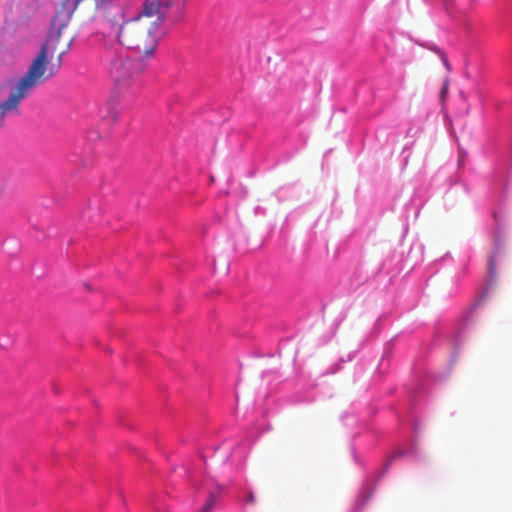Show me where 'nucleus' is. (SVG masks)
<instances>
[{
	"instance_id": "nucleus-1",
	"label": "nucleus",
	"mask_w": 512,
	"mask_h": 512,
	"mask_svg": "<svg viewBox=\"0 0 512 512\" xmlns=\"http://www.w3.org/2000/svg\"><path fill=\"white\" fill-rule=\"evenodd\" d=\"M77 4L78 1L66 0L55 13L46 41L27 71L11 89L8 98L0 103V128L4 126L5 118L9 113L19 111V105L23 99L28 97L38 85L58 73L63 56L70 49V41L61 42V33L72 18Z\"/></svg>"
},
{
	"instance_id": "nucleus-2",
	"label": "nucleus",
	"mask_w": 512,
	"mask_h": 512,
	"mask_svg": "<svg viewBox=\"0 0 512 512\" xmlns=\"http://www.w3.org/2000/svg\"><path fill=\"white\" fill-rule=\"evenodd\" d=\"M97 36L106 49H112L118 44L149 58L158 46L161 23L143 11L131 19H126L123 8L113 6L105 11Z\"/></svg>"
},
{
	"instance_id": "nucleus-3",
	"label": "nucleus",
	"mask_w": 512,
	"mask_h": 512,
	"mask_svg": "<svg viewBox=\"0 0 512 512\" xmlns=\"http://www.w3.org/2000/svg\"><path fill=\"white\" fill-rule=\"evenodd\" d=\"M146 69L143 58L116 56L110 63V77L120 88H126Z\"/></svg>"
},
{
	"instance_id": "nucleus-4",
	"label": "nucleus",
	"mask_w": 512,
	"mask_h": 512,
	"mask_svg": "<svg viewBox=\"0 0 512 512\" xmlns=\"http://www.w3.org/2000/svg\"><path fill=\"white\" fill-rule=\"evenodd\" d=\"M174 5L181 7L183 0H145L141 11L162 24L168 10Z\"/></svg>"
},
{
	"instance_id": "nucleus-5",
	"label": "nucleus",
	"mask_w": 512,
	"mask_h": 512,
	"mask_svg": "<svg viewBox=\"0 0 512 512\" xmlns=\"http://www.w3.org/2000/svg\"><path fill=\"white\" fill-rule=\"evenodd\" d=\"M95 1V4H96V7L98 9H101L103 8V14H105V11L110 8V7H113L114 5H112V1L113 0H94ZM104 19V15H102V20Z\"/></svg>"
},
{
	"instance_id": "nucleus-6",
	"label": "nucleus",
	"mask_w": 512,
	"mask_h": 512,
	"mask_svg": "<svg viewBox=\"0 0 512 512\" xmlns=\"http://www.w3.org/2000/svg\"><path fill=\"white\" fill-rule=\"evenodd\" d=\"M214 504V497L211 496L207 504L202 508L201 512H210Z\"/></svg>"
},
{
	"instance_id": "nucleus-7",
	"label": "nucleus",
	"mask_w": 512,
	"mask_h": 512,
	"mask_svg": "<svg viewBox=\"0 0 512 512\" xmlns=\"http://www.w3.org/2000/svg\"><path fill=\"white\" fill-rule=\"evenodd\" d=\"M118 118V115L116 113H113L112 115V121H116Z\"/></svg>"
},
{
	"instance_id": "nucleus-8",
	"label": "nucleus",
	"mask_w": 512,
	"mask_h": 512,
	"mask_svg": "<svg viewBox=\"0 0 512 512\" xmlns=\"http://www.w3.org/2000/svg\"><path fill=\"white\" fill-rule=\"evenodd\" d=\"M489 265H490V268L492 269V267H493V260L492 259L489 260Z\"/></svg>"
},
{
	"instance_id": "nucleus-9",
	"label": "nucleus",
	"mask_w": 512,
	"mask_h": 512,
	"mask_svg": "<svg viewBox=\"0 0 512 512\" xmlns=\"http://www.w3.org/2000/svg\"><path fill=\"white\" fill-rule=\"evenodd\" d=\"M249 500H250V501H253V500H254V497H253V495H252V494H250V495H249Z\"/></svg>"
}]
</instances>
